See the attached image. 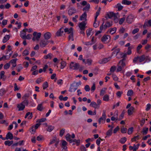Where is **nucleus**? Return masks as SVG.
I'll return each mask as SVG.
<instances>
[{
    "label": "nucleus",
    "mask_w": 151,
    "mask_h": 151,
    "mask_svg": "<svg viewBox=\"0 0 151 151\" xmlns=\"http://www.w3.org/2000/svg\"><path fill=\"white\" fill-rule=\"evenodd\" d=\"M101 8L100 7H99L98 8V9L97 10L96 14V16L95 17V21H96L97 19V17L99 15L100 13V11L101 10Z\"/></svg>",
    "instance_id": "obj_36"
},
{
    "label": "nucleus",
    "mask_w": 151,
    "mask_h": 151,
    "mask_svg": "<svg viewBox=\"0 0 151 151\" xmlns=\"http://www.w3.org/2000/svg\"><path fill=\"white\" fill-rule=\"evenodd\" d=\"M80 4L83 6L86 5L83 9V11H84V12H86L89 11L90 8V5L89 4L87 3L86 1H83L82 2L80 3Z\"/></svg>",
    "instance_id": "obj_3"
},
{
    "label": "nucleus",
    "mask_w": 151,
    "mask_h": 151,
    "mask_svg": "<svg viewBox=\"0 0 151 151\" xmlns=\"http://www.w3.org/2000/svg\"><path fill=\"white\" fill-rule=\"evenodd\" d=\"M65 137L67 141L70 142V143L72 142V139H71V136L69 134H67Z\"/></svg>",
    "instance_id": "obj_38"
},
{
    "label": "nucleus",
    "mask_w": 151,
    "mask_h": 151,
    "mask_svg": "<svg viewBox=\"0 0 151 151\" xmlns=\"http://www.w3.org/2000/svg\"><path fill=\"white\" fill-rule=\"evenodd\" d=\"M116 30V27L111 28L108 30L107 32H109L111 34H113L115 32Z\"/></svg>",
    "instance_id": "obj_25"
},
{
    "label": "nucleus",
    "mask_w": 151,
    "mask_h": 151,
    "mask_svg": "<svg viewBox=\"0 0 151 151\" xmlns=\"http://www.w3.org/2000/svg\"><path fill=\"white\" fill-rule=\"evenodd\" d=\"M116 69V67L115 66H112L110 68V71L111 73H113L115 70Z\"/></svg>",
    "instance_id": "obj_52"
},
{
    "label": "nucleus",
    "mask_w": 151,
    "mask_h": 151,
    "mask_svg": "<svg viewBox=\"0 0 151 151\" xmlns=\"http://www.w3.org/2000/svg\"><path fill=\"white\" fill-rule=\"evenodd\" d=\"M134 109V108L133 106H131L129 108L128 110V114L129 115L132 114Z\"/></svg>",
    "instance_id": "obj_29"
},
{
    "label": "nucleus",
    "mask_w": 151,
    "mask_h": 151,
    "mask_svg": "<svg viewBox=\"0 0 151 151\" xmlns=\"http://www.w3.org/2000/svg\"><path fill=\"white\" fill-rule=\"evenodd\" d=\"M51 36V35L49 32H46L44 35V37L45 39L48 40L49 39Z\"/></svg>",
    "instance_id": "obj_17"
},
{
    "label": "nucleus",
    "mask_w": 151,
    "mask_h": 151,
    "mask_svg": "<svg viewBox=\"0 0 151 151\" xmlns=\"http://www.w3.org/2000/svg\"><path fill=\"white\" fill-rule=\"evenodd\" d=\"M43 81V78L42 77L39 78L36 80V83L39 84Z\"/></svg>",
    "instance_id": "obj_46"
},
{
    "label": "nucleus",
    "mask_w": 151,
    "mask_h": 151,
    "mask_svg": "<svg viewBox=\"0 0 151 151\" xmlns=\"http://www.w3.org/2000/svg\"><path fill=\"white\" fill-rule=\"evenodd\" d=\"M111 59V58L110 57L103 59L100 61V63L101 64L105 63L109 61Z\"/></svg>",
    "instance_id": "obj_22"
},
{
    "label": "nucleus",
    "mask_w": 151,
    "mask_h": 151,
    "mask_svg": "<svg viewBox=\"0 0 151 151\" xmlns=\"http://www.w3.org/2000/svg\"><path fill=\"white\" fill-rule=\"evenodd\" d=\"M90 106L95 109H99V105L97 104L94 101L92 102L90 104Z\"/></svg>",
    "instance_id": "obj_19"
},
{
    "label": "nucleus",
    "mask_w": 151,
    "mask_h": 151,
    "mask_svg": "<svg viewBox=\"0 0 151 151\" xmlns=\"http://www.w3.org/2000/svg\"><path fill=\"white\" fill-rule=\"evenodd\" d=\"M48 41L45 39L42 40L39 44L41 47H44L48 44Z\"/></svg>",
    "instance_id": "obj_9"
},
{
    "label": "nucleus",
    "mask_w": 151,
    "mask_h": 151,
    "mask_svg": "<svg viewBox=\"0 0 151 151\" xmlns=\"http://www.w3.org/2000/svg\"><path fill=\"white\" fill-rule=\"evenodd\" d=\"M148 58V56H146L145 55H143L140 56H137L134 58L133 60V62L134 63H136L138 60L139 63H141L144 61Z\"/></svg>",
    "instance_id": "obj_2"
},
{
    "label": "nucleus",
    "mask_w": 151,
    "mask_h": 151,
    "mask_svg": "<svg viewBox=\"0 0 151 151\" xmlns=\"http://www.w3.org/2000/svg\"><path fill=\"white\" fill-rule=\"evenodd\" d=\"M53 57V55L51 53H49L47 55H46L45 56L44 58H45L47 59H51Z\"/></svg>",
    "instance_id": "obj_43"
},
{
    "label": "nucleus",
    "mask_w": 151,
    "mask_h": 151,
    "mask_svg": "<svg viewBox=\"0 0 151 151\" xmlns=\"http://www.w3.org/2000/svg\"><path fill=\"white\" fill-rule=\"evenodd\" d=\"M46 119L45 118H42L40 119H38L37 121V122L38 123H41L45 121Z\"/></svg>",
    "instance_id": "obj_63"
},
{
    "label": "nucleus",
    "mask_w": 151,
    "mask_h": 151,
    "mask_svg": "<svg viewBox=\"0 0 151 151\" xmlns=\"http://www.w3.org/2000/svg\"><path fill=\"white\" fill-rule=\"evenodd\" d=\"M13 142H14L12 140L11 141L9 140H6L4 142V144L6 146H10L12 145Z\"/></svg>",
    "instance_id": "obj_26"
},
{
    "label": "nucleus",
    "mask_w": 151,
    "mask_h": 151,
    "mask_svg": "<svg viewBox=\"0 0 151 151\" xmlns=\"http://www.w3.org/2000/svg\"><path fill=\"white\" fill-rule=\"evenodd\" d=\"M68 39L69 40H71L72 41H73L74 40V38H73V33L70 34L69 36H68Z\"/></svg>",
    "instance_id": "obj_62"
},
{
    "label": "nucleus",
    "mask_w": 151,
    "mask_h": 151,
    "mask_svg": "<svg viewBox=\"0 0 151 151\" xmlns=\"http://www.w3.org/2000/svg\"><path fill=\"white\" fill-rule=\"evenodd\" d=\"M65 132V129L63 128H62L61 130L60 133V136L62 137L63 136Z\"/></svg>",
    "instance_id": "obj_64"
},
{
    "label": "nucleus",
    "mask_w": 151,
    "mask_h": 151,
    "mask_svg": "<svg viewBox=\"0 0 151 151\" xmlns=\"http://www.w3.org/2000/svg\"><path fill=\"white\" fill-rule=\"evenodd\" d=\"M37 109L40 111H42L44 109V108L43 106L42 103L39 104L38 105L37 107Z\"/></svg>",
    "instance_id": "obj_32"
},
{
    "label": "nucleus",
    "mask_w": 151,
    "mask_h": 151,
    "mask_svg": "<svg viewBox=\"0 0 151 151\" xmlns=\"http://www.w3.org/2000/svg\"><path fill=\"white\" fill-rule=\"evenodd\" d=\"M114 116H113L111 118V120L112 121H114L116 120H117L118 119L117 113L116 114V115H115Z\"/></svg>",
    "instance_id": "obj_60"
},
{
    "label": "nucleus",
    "mask_w": 151,
    "mask_h": 151,
    "mask_svg": "<svg viewBox=\"0 0 151 151\" xmlns=\"http://www.w3.org/2000/svg\"><path fill=\"white\" fill-rule=\"evenodd\" d=\"M124 59L119 61L117 64V68L116 70V72H118L121 71L124 67L125 66L126 64L124 62Z\"/></svg>",
    "instance_id": "obj_1"
},
{
    "label": "nucleus",
    "mask_w": 151,
    "mask_h": 151,
    "mask_svg": "<svg viewBox=\"0 0 151 151\" xmlns=\"http://www.w3.org/2000/svg\"><path fill=\"white\" fill-rule=\"evenodd\" d=\"M110 39V36L109 35H104L101 38V41L103 42H105L107 41L108 39Z\"/></svg>",
    "instance_id": "obj_18"
},
{
    "label": "nucleus",
    "mask_w": 151,
    "mask_h": 151,
    "mask_svg": "<svg viewBox=\"0 0 151 151\" xmlns=\"http://www.w3.org/2000/svg\"><path fill=\"white\" fill-rule=\"evenodd\" d=\"M109 100V96L108 94H106L103 97V100L106 101H108Z\"/></svg>",
    "instance_id": "obj_40"
},
{
    "label": "nucleus",
    "mask_w": 151,
    "mask_h": 151,
    "mask_svg": "<svg viewBox=\"0 0 151 151\" xmlns=\"http://www.w3.org/2000/svg\"><path fill=\"white\" fill-rule=\"evenodd\" d=\"M54 129V127L53 126H50L48 127L47 129V130L49 132H51Z\"/></svg>",
    "instance_id": "obj_54"
},
{
    "label": "nucleus",
    "mask_w": 151,
    "mask_h": 151,
    "mask_svg": "<svg viewBox=\"0 0 151 151\" xmlns=\"http://www.w3.org/2000/svg\"><path fill=\"white\" fill-rule=\"evenodd\" d=\"M60 64L61 65L60 66V68L61 69L64 68L66 65V62L64 61H62L61 62Z\"/></svg>",
    "instance_id": "obj_42"
},
{
    "label": "nucleus",
    "mask_w": 151,
    "mask_h": 151,
    "mask_svg": "<svg viewBox=\"0 0 151 151\" xmlns=\"http://www.w3.org/2000/svg\"><path fill=\"white\" fill-rule=\"evenodd\" d=\"M92 31L91 29H89L86 30V33L88 37L89 36L91 35V32Z\"/></svg>",
    "instance_id": "obj_61"
},
{
    "label": "nucleus",
    "mask_w": 151,
    "mask_h": 151,
    "mask_svg": "<svg viewBox=\"0 0 151 151\" xmlns=\"http://www.w3.org/2000/svg\"><path fill=\"white\" fill-rule=\"evenodd\" d=\"M4 72L3 71H1L0 73V78L3 81H5L6 78V77L4 75Z\"/></svg>",
    "instance_id": "obj_27"
},
{
    "label": "nucleus",
    "mask_w": 151,
    "mask_h": 151,
    "mask_svg": "<svg viewBox=\"0 0 151 151\" xmlns=\"http://www.w3.org/2000/svg\"><path fill=\"white\" fill-rule=\"evenodd\" d=\"M79 64L74 62H71L70 65V68L73 70H77L79 67Z\"/></svg>",
    "instance_id": "obj_5"
},
{
    "label": "nucleus",
    "mask_w": 151,
    "mask_h": 151,
    "mask_svg": "<svg viewBox=\"0 0 151 151\" xmlns=\"http://www.w3.org/2000/svg\"><path fill=\"white\" fill-rule=\"evenodd\" d=\"M87 14L86 12H84V13L82 14L80 18V20L82 21L85 20L86 21V20Z\"/></svg>",
    "instance_id": "obj_24"
},
{
    "label": "nucleus",
    "mask_w": 151,
    "mask_h": 151,
    "mask_svg": "<svg viewBox=\"0 0 151 151\" xmlns=\"http://www.w3.org/2000/svg\"><path fill=\"white\" fill-rule=\"evenodd\" d=\"M148 27H151V19H150L147 21H145L143 27L144 28H146Z\"/></svg>",
    "instance_id": "obj_14"
},
{
    "label": "nucleus",
    "mask_w": 151,
    "mask_h": 151,
    "mask_svg": "<svg viewBox=\"0 0 151 151\" xmlns=\"http://www.w3.org/2000/svg\"><path fill=\"white\" fill-rule=\"evenodd\" d=\"M76 12V9L74 7L70 8L68 11V14L70 16H71Z\"/></svg>",
    "instance_id": "obj_10"
},
{
    "label": "nucleus",
    "mask_w": 151,
    "mask_h": 151,
    "mask_svg": "<svg viewBox=\"0 0 151 151\" xmlns=\"http://www.w3.org/2000/svg\"><path fill=\"white\" fill-rule=\"evenodd\" d=\"M8 139H9L10 140L12 139L13 138V135L11 132H8L6 135Z\"/></svg>",
    "instance_id": "obj_28"
},
{
    "label": "nucleus",
    "mask_w": 151,
    "mask_h": 151,
    "mask_svg": "<svg viewBox=\"0 0 151 151\" xmlns=\"http://www.w3.org/2000/svg\"><path fill=\"white\" fill-rule=\"evenodd\" d=\"M133 91L132 90L130 89L127 92V96H130L133 95Z\"/></svg>",
    "instance_id": "obj_49"
},
{
    "label": "nucleus",
    "mask_w": 151,
    "mask_h": 151,
    "mask_svg": "<svg viewBox=\"0 0 151 151\" xmlns=\"http://www.w3.org/2000/svg\"><path fill=\"white\" fill-rule=\"evenodd\" d=\"M7 90L4 88H2L0 89V96H3L7 92Z\"/></svg>",
    "instance_id": "obj_35"
},
{
    "label": "nucleus",
    "mask_w": 151,
    "mask_h": 151,
    "mask_svg": "<svg viewBox=\"0 0 151 151\" xmlns=\"http://www.w3.org/2000/svg\"><path fill=\"white\" fill-rule=\"evenodd\" d=\"M107 15L109 18H111L112 17H114V18H117L118 17H119L118 14V13L115 14L112 12L109 13Z\"/></svg>",
    "instance_id": "obj_12"
},
{
    "label": "nucleus",
    "mask_w": 151,
    "mask_h": 151,
    "mask_svg": "<svg viewBox=\"0 0 151 151\" xmlns=\"http://www.w3.org/2000/svg\"><path fill=\"white\" fill-rule=\"evenodd\" d=\"M32 113L30 112H27L25 115V118H27L28 119H30L32 118Z\"/></svg>",
    "instance_id": "obj_23"
},
{
    "label": "nucleus",
    "mask_w": 151,
    "mask_h": 151,
    "mask_svg": "<svg viewBox=\"0 0 151 151\" xmlns=\"http://www.w3.org/2000/svg\"><path fill=\"white\" fill-rule=\"evenodd\" d=\"M48 84L47 82L46 81L44 82L42 85L43 89H45L46 88L48 87Z\"/></svg>",
    "instance_id": "obj_53"
},
{
    "label": "nucleus",
    "mask_w": 151,
    "mask_h": 151,
    "mask_svg": "<svg viewBox=\"0 0 151 151\" xmlns=\"http://www.w3.org/2000/svg\"><path fill=\"white\" fill-rule=\"evenodd\" d=\"M36 129L34 127V126L32 127L30 129V132L32 134H34L35 132Z\"/></svg>",
    "instance_id": "obj_55"
},
{
    "label": "nucleus",
    "mask_w": 151,
    "mask_h": 151,
    "mask_svg": "<svg viewBox=\"0 0 151 151\" xmlns=\"http://www.w3.org/2000/svg\"><path fill=\"white\" fill-rule=\"evenodd\" d=\"M10 38V36L9 35H6L3 38L2 40L3 42L5 43Z\"/></svg>",
    "instance_id": "obj_31"
},
{
    "label": "nucleus",
    "mask_w": 151,
    "mask_h": 151,
    "mask_svg": "<svg viewBox=\"0 0 151 151\" xmlns=\"http://www.w3.org/2000/svg\"><path fill=\"white\" fill-rule=\"evenodd\" d=\"M57 138L56 137H54L53 138V139L50 140V141L49 143V145H51L54 143L56 141Z\"/></svg>",
    "instance_id": "obj_50"
},
{
    "label": "nucleus",
    "mask_w": 151,
    "mask_h": 151,
    "mask_svg": "<svg viewBox=\"0 0 151 151\" xmlns=\"http://www.w3.org/2000/svg\"><path fill=\"white\" fill-rule=\"evenodd\" d=\"M140 138L139 136L138 135L134 136L133 138L131 139V141L132 142L136 141L137 140H139Z\"/></svg>",
    "instance_id": "obj_45"
},
{
    "label": "nucleus",
    "mask_w": 151,
    "mask_h": 151,
    "mask_svg": "<svg viewBox=\"0 0 151 151\" xmlns=\"http://www.w3.org/2000/svg\"><path fill=\"white\" fill-rule=\"evenodd\" d=\"M112 21L109 22L107 21L105 24L104 25V27L106 28L107 27H109L112 25Z\"/></svg>",
    "instance_id": "obj_20"
},
{
    "label": "nucleus",
    "mask_w": 151,
    "mask_h": 151,
    "mask_svg": "<svg viewBox=\"0 0 151 151\" xmlns=\"http://www.w3.org/2000/svg\"><path fill=\"white\" fill-rule=\"evenodd\" d=\"M133 131V128L132 127L129 128L128 131V134H131Z\"/></svg>",
    "instance_id": "obj_57"
},
{
    "label": "nucleus",
    "mask_w": 151,
    "mask_h": 151,
    "mask_svg": "<svg viewBox=\"0 0 151 151\" xmlns=\"http://www.w3.org/2000/svg\"><path fill=\"white\" fill-rule=\"evenodd\" d=\"M113 127H112V128L109 130L107 132L106 134L107 136H111V135Z\"/></svg>",
    "instance_id": "obj_44"
},
{
    "label": "nucleus",
    "mask_w": 151,
    "mask_h": 151,
    "mask_svg": "<svg viewBox=\"0 0 151 151\" xmlns=\"http://www.w3.org/2000/svg\"><path fill=\"white\" fill-rule=\"evenodd\" d=\"M29 52L27 50H25L22 53V55L23 56L28 55L29 54Z\"/></svg>",
    "instance_id": "obj_56"
},
{
    "label": "nucleus",
    "mask_w": 151,
    "mask_h": 151,
    "mask_svg": "<svg viewBox=\"0 0 151 151\" xmlns=\"http://www.w3.org/2000/svg\"><path fill=\"white\" fill-rule=\"evenodd\" d=\"M115 7L117 8L118 11H119L121 10L123 8V6L120 3L117 4L115 6Z\"/></svg>",
    "instance_id": "obj_34"
},
{
    "label": "nucleus",
    "mask_w": 151,
    "mask_h": 151,
    "mask_svg": "<svg viewBox=\"0 0 151 151\" xmlns=\"http://www.w3.org/2000/svg\"><path fill=\"white\" fill-rule=\"evenodd\" d=\"M86 22L85 21L82 22L79 24V27L81 30H85Z\"/></svg>",
    "instance_id": "obj_11"
},
{
    "label": "nucleus",
    "mask_w": 151,
    "mask_h": 151,
    "mask_svg": "<svg viewBox=\"0 0 151 151\" xmlns=\"http://www.w3.org/2000/svg\"><path fill=\"white\" fill-rule=\"evenodd\" d=\"M148 130V128L144 127L143 128L141 132L144 135L146 134L147 133Z\"/></svg>",
    "instance_id": "obj_39"
},
{
    "label": "nucleus",
    "mask_w": 151,
    "mask_h": 151,
    "mask_svg": "<svg viewBox=\"0 0 151 151\" xmlns=\"http://www.w3.org/2000/svg\"><path fill=\"white\" fill-rule=\"evenodd\" d=\"M127 140V138L124 137L121 139L120 142L122 144H124Z\"/></svg>",
    "instance_id": "obj_51"
},
{
    "label": "nucleus",
    "mask_w": 151,
    "mask_h": 151,
    "mask_svg": "<svg viewBox=\"0 0 151 151\" xmlns=\"http://www.w3.org/2000/svg\"><path fill=\"white\" fill-rule=\"evenodd\" d=\"M139 146V144H138L136 145L135 144H134L133 146V150H138Z\"/></svg>",
    "instance_id": "obj_58"
},
{
    "label": "nucleus",
    "mask_w": 151,
    "mask_h": 151,
    "mask_svg": "<svg viewBox=\"0 0 151 151\" xmlns=\"http://www.w3.org/2000/svg\"><path fill=\"white\" fill-rule=\"evenodd\" d=\"M120 49L119 48H117L115 50L114 52H112V54H116V55H120L121 57H122L123 56V53H122L120 52ZM117 58H120V57L118 56L117 57Z\"/></svg>",
    "instance_id": "obj_8"
},
{
    "label": "nucleus",
    "mask_w": 151,
    "mask_h": 151,
    "mask_svg": "<svg viewBox=\"0 0 151 151\" xmlns=\"http://www.w3.org/2000/svg\"><path fill=\"white\" fill-rule=\"evenodd\" d=\"M133 17L132 15H129L128 16L127 19V21L128 23L131 24L133 21Z\"/></svg>",
    "instance_id": "obj_16"
},
{
    "label": "nucleus",
    "mask_w": 151,
    "mask_h": 151,
    "mask_svg": "<svg viewBox=\"0 0 151 151\" xmlns=\"http://www.w3.org/2000/svg\"><path fill=\"white\" fill-rule=\"evenodd\" d=\"M21 103L25 106H27L29 104V101L27 99H24Z\"/></svg>",
    "instance_id": "obj_48"
},
{
    "label": "nucleus",
    "mask_w": 151,
    "mask_h": 151,
    "mask_svg": "<svg viewBox=\"0 0 151 151\" xmlns=\"http://www.w3.org/2000/svg\"><path fill=\"white\" fill-rule=\"evenodd\" d=\"M74 86L71 85L69 89V91L70 92H75L77 89Z\"/></svg>",
    "instance_id": "obj_37"
},
{
    "label": "nucleus",
    "mask_w": 151,
    "mask_h": 151,
    "mask_svg": "<svg viewBox=\"0 0 151 151\" xmlns=\"http://www.w3.org/2000/svg\"><path fill=\"white\" fill-rule=\"evenodd\" d=\"M41 33H38L36 32H35L33 34V37L32 40L33 41H35L36 40H38L41 37Z\"/></svg>",
    "instance_id": "obj_6"
},
{
    "label": "nucleus",
    "mask_w": 151,
    "mask_h": 151,
    "mask_svg": "<svg viewBox=\"0 0 151 151\" xmlns=\"http://www.w3.org/2000/svg\"><path fill=\"white\" fill-rule=\"evenodd\" d=\"M29 96V93H26L22 97V99H27Z\"/></svg>",
    "instance_id": "obj_59"
},
{
    "label": "nucleus",
    "mask_w": 151,
    "mask_h": 151,
    "mask_svg": "<svg viewBox=\"0 0 151 151\" xmlns=\"http://www.w3.org/2000/svg\"><path fill=\"white\" fill-rule=\"evenodd\" d=\"M122 3L123 4L128 5L131 4L132 3L131 1L127 0H123Z\"/></svg>",
    "instance_id": "obj_33"
},
{
    "label": "nucleus",
    "mask_w": 151,
    "mask_h": 151,
    "mask_svg": "<svg viewBox=\"0 0 151 151\" xmlns=\"http://www.w3.org/2000/svg\"><path fill=\"white\" fill-rule=\"evenodd\" d=\"M26 32H25L22 30L20 32V36L23 39H25V37L26 36Z\"/></svg>",
    "instance_id": "obj_30"
},
{
    "label": "nucleus",
    "mask_w": 151,
    "mask_h": 151,
    "mask_svg": "<svg viewBox=\"0 0 151 151\" xmlns=\"http://www.w3.org/2000/svg\"><path fill=\"white\" fill-rule=\"evenodd\" d=\"M17 107L18 108V110L22 111L25 108V106L23 105L22 103H21L17 105Z\"/></svg>",
    "instance_id": "obj_21"
},
{
    "label": "nucleus",
    "mask_w": 151,
    "mask_h": 151,
    "mask_svg": "<svg viewBox=\"0 0 151 151\" xmlns=\"http://www.w3.org/2000/svg\"><path fill=\"white\" fill-rule=\"evenodd\" d=\"M106 88H102L100 91V95L101 96H102L104 95L106 93Z\"/></svg>",
    "instance_id": "obj_41"
},
{
    "label": "nucleus",
    "mask_w": 151,
    "mask_h": 151,
    "mask_svg": "<svg viewBox=\"0 0 151 151\" xmlns=\"http://www.w3.org/2000/svg\"><path fill=\"white\" fill-rule=\"evenodd\" d=\"M44 139L43 136L42 135H39L37 137L36 139L38 141L44 140Z\"/></svg>",
    "instance_id": "obj_47"
},
{
    "label": "nucleus",
    "mask_w": 151,
    "mask_h": 151,
    "mask_svg": "<svg viewBox=\"0 0 151 151\" xmlns=\"http://www.w3.org/2000/svg\"><path fill=\"white\" fill-rule=\"evenodd\" d=\"M64 32H67L68 34H71L73 33V28L72 27L64 28Z\"/></svg>",
    "instance_id": "obj_15"
},
{
    "label": "nucleus",
    "mask_w": 151,
    "mask_h": 151,
    "mask_svg": "<svg viewBox=\"0 0 151 151\" xmlns=\"http://www.w3.org/2000/svg\"><path fill=\"white\" fill-rule=\"evenodd\" d=\"M106 118V111L105 110H103L102 116L98 120L99 124H101V123H104L105 122Z\"/></svg>",
    "instance_id": "obj_4"
},
{
    "label": "nucleus",
    "mask_w": 151,
    "mask_h": 151,
    "mask_svg": "<svg viewBox=\"0 0 151 151\" xmlns=\"http://www.w3.org/2000/svg\"><path fill=\"white\" fill-rule=\"evenodd\" d=\"M64 31V28L62 27L60 28L56 33V35L57 37H60L63 35Z\"/></svg>",
    "instance_id": "obj_7"
},
{
    "label": "nucleus",
    "mask_w": 151,
    "mask_h": 151,
    "mask_svg": "<svg viewBox=\"0 0 151 151\" xmlns=\"http://www.w3.org/2000/svg\"><path fill=\"white\" fill-rule=\"evenodd\" d=\"M67 142L64 140H62L61 141V147L62 149H67Z\"/></svg>",
    "instance_id": "obj_13"
}]
</instances>
